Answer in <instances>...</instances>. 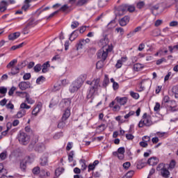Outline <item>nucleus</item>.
Masks as SVG:
<instances>
[{"mask_svg":"<svg viewBox=\"0 0 178 178\" xmlns=\"http://www.w3.org/2000/svg\"><path fill=\"white\" fill-rule=\"evenodd\" d=\"M20 169L22 170V172H26V169H27V165L26 162L20 163Z\"/></svg>","mask_w":178,"mask_h":178,"instance_id":"40","label":"nucleus"},{"mask_svg":"<svg viewBox=\"0 0 178 178\" xmlns=\"http://www.w3.org/2000/svg\"><path fill=\"white\" fill-rule=\"evenodd\" d=\"M81 87V83H79V80L74 81L70 86V92H76Z\"/></svg>","mask_w":178,"mask_h":178,"instance_id":"5","label":"nucleus"},{"mask_svg":"<svg viewBox=\"0 0 178 178\" xmlns=\"http://www.w3.org/2000/svg\"><path fill=\"white\" fill-rule=\"evenodd\" d=\"M133 175H134V171L130 170L128 172H127L125 176L127 177V178H131L133 177Z\"/></svg>","mask_w":178,"mask_h":178,"instance_id":"58","label":"nucleus"},{"mask_svg":"<svg viewBox=\"0 0 178 178\" xmlns=\"http://www.w3.org/2000/svg\"><path fill=\"white\" fill-rule=\"evenodd\" d=\"M42 81H45V77H44V76H39L36 79L37 84H40V83H42Z\"/></svg>","mask_w":178,"mask_h":178,"instance_id":"49","label":"nucleus"},{"mask_svg":"<svg viewBox=\"0 0 178 178\" xmlns=\"http://www.w3.org/2000/svg\"><path fill=\"white\" fill-rule=\"evenodd\" d=\"M73 156H74V151H71L68 154L69 162H73Z\"/></svg>","mask_w":178,"mask_h":178,"instance_id":"41","label":"nucleus"},{"mask_svg":"<svg viewBox=\"0 0 178 178\" xmlns=\"http://www.w3.org/2000/svg\"><path fill=\"white\" fill-rule=\"evenodd\" d=\"M88 1L90 0H78L76 2V6H84V5H87L88 3Z\"/></svg>","mask_w":178,"mask_h":178,"instance_id":"25","label":"nucleus"},{"mask_svg":"<svg viewBox=\"0 0 178 178\" xmlns=\"http://www.w3.org/2000/svg\"><path fill=\"white\" fill-rule=\"evenodd\" d=\"M99 81H101V79H94L92 81L93 86H91L92 88H95V90H98V88L99 87Z\"/></svg>","mask_w":178,"mask_h":178,"instance_id":"22","label":"nucleus"},{"mask_svg":"<svg viewBox=\"0 0 178 178\" xmlns=\"http://www.w3.org/2000/svg\"><path fill=\"white\" fill-rule=\"evenodd\" d=\"M25 5L22 6V9L26 12L29 8H30V2H31V0H25Z\"/></svg>","mask_w":178,"mask_h":178,"instance_id":"29","label":"nucleus"},{"mask_svg":"<svg viewBox=\"0 0 178 178\" xmlns=\"http://www.w3.org/2000/svg\"><path fill=\"white\" fill-rule=\"evenodd\" d=\"M145 6V3L144 1H139L136 3L137 9H143Z\"/></svg>","mask_w":178,"mask_h":178,"instance_id":"36","label":"nucleus"},{"mask_svg":"<svg viewBox=\"0 0 178 178\" xmlns=\"http://www.w3.org/2000/svg\"><path fill=\"white\" fill-rule=\"evenodd\" d=\"M130 95L131 97H132V98H134L135 99H138V98H140V95H138V93L137 92H130Z\"/></svg>","mask_w":178,"mask_h":178,"instance_id":"44","label":"nucleus"},{"mask_svg":"<svg viewBox=\"0 0 178 178\" xmlns=\"http://www.w3.org/2000/svg\"><path fill=\"white\" fill-rule=\"evenodd\" d=\"M15 91H16V87H15V86L11 87V88L8 91V95L10 97H12V95H13V94H15Z\"/></svg>","mask_w":178,"mask_h":178,"instance_id":"50","label":"nucleus"},{"mask_svg":"<svg viewBox=\"0 0 178 178\" xmlns=\"http://www.w3.org/2000/svg\"><path fill=\"white\" fill-rule=\"evenodd\" d=\"M19 37H20V32H15L8 35V40H10V41H15V40H17Z\"/></svg>","mask_w":178,"mask_h":178,"instance_id":"18","label":"nucleus"},{"mask_svg":"<svg viewBox=\"0 0 178 178\" xmlns=\"http://www.w3.org/2000/svg\"><path fill=\"white\" fill-rule=\"evenodd\" d=\"M72 99L70 98L63 99L60 103V106L64 109H70Z\"/></svg>","mask_w":178,"mask_h":178,"instance_id":"4","label":"nucleus"},{"mask_svg":"<svg viewBox=\"0 0 178 178\" xmlns=\"http://www.w3.org/2000/svg\"><path fill=\"white\" fill-rule=\"evenodd\" d=\"M159 162V159L155 156L149 158L147 161V163L148 165H150V166H155L156 165H158Z\"/></svg>","mask_w":178,"mask_h":178,"instance_id":"12","label":"nucleus"},{"mask_svg":"<svg viewBox=\"0 0 178 178\" xmlns=\"http://www.w3.org/2000/svg\"><path fill=\"white\" fill-rule=\"evenodd\" d=\"M66 120H62L60 122H58V129H63V127H65V126H66Z\"/></svg>","mask_w":178,"mask_h":178,"instance_id":"38","label":"nucleus"},{"mask_svg":"<svg viewBox=\"0 0 178 178\" xmlns=\"http://www.w3.org/2000/svg\"><path fill=\"white\" fill-rule=\"evenodd\" d=\"M6 106L7 109H14L15 108V106L10 102L8 104H7Z\"/></svg>","mask_w":178,"mask_h":178,"instance_id":"62","label":"nucleus"},{"mask_svg":"<svg viewBox=\"0 0 178 178\" xmlns=\"http://www.w3.org/2000/svg\"><path fill=\"white\" fill-rule=\"evenodd\" d=\"M6 152H3L0 154V159H1V161H5V159H6Z\"/></svg>","mask_w":178,"mask_h":178,"instance_id":"54","label":"nucleus"},{"mask_svg":"<svg viewBox=\"0 0 178 178\" xmlns=\"http://www.w3.org/2000/svg\"><path fill=\"white\" fill-rule=\"evenodd\" d=\"M126 60H127V57L121 58V59L117 61L115 67H117V69H120V67H122V66L123 65V63L126 62Z\"/></svg>","mask_w":178,"mask_h":178,"instance_id":"19","label":"nucleus"},{"mask_svg":"<svg viewBox=\"0 0 178 178\" xmlns=\"http://www.w3.org/2000/svg\"><path fill=\"white\" fill-rule=\"evenodd\" d=\"M115 101L117 102L118 105L122 106V105H126V104H127L128 99L127 97H117L115 98Z\"/></svg>","mask_w":178,"mask_h":178,"instance_id":"9","label":"nucleus"},{"mask_svg":"<svg viewBox=\"0 0 178 178\" xmlns=\"http://www.w3.org/2000/svg\"><path fill=\"white\" fill-rule=\"evenodd\" d=\"M79 23L77 21H74L72 22V24H71V28L72 29V30H74V29H77V27H79Z\"/></svg>","mask_w":178,"mask_h":178,"instance_id":"47","label":"nucleus"},{"mask_svg":"<svg viewBox=\"0 0 178 178\" xmlns=\"http://www.w3.org/2000/svg\"><path fill=\"white\" fill-rule=\"evenodd\" d=\"M134 113H135L134 111H131L129 112L128 114H126L124 118V119H129L130 118V116H133V115H134Z\"/></svg>","mask_w":178,"mask_h":178,"instance_id":"56","label":"nucleus"},{"mask_svg":"<svg viewBox=\"0 0 178 178\" xmlns=\"http://www.w3.org/2000/svg\"><path fill=\"white\" fill-rule=\"evenodd\" d=\"M31 79V73H26L23 76V79L24 80H30Z\"/></svg>","mask_w":178,"mask_h":178,"instance_id":"53","label":"nucleus"},{"mask_svg":"<svg viewBox=\"0 0 178 178\" xmlns=\"http://www.w3.org/2000/svg\"><path fill=\"white\" fill-rule=\"evenodd\" d=\"M60 89V85L55 84L53 88V91H59Z\"/></svg>","mask_w":178,"mask_h":178,"instance_id":"64","label":"nucleus"},{"mask_svg":"<svg viewBox=\"0 0 178 178\" xmlns=\"http://www.w3.org/2000/svg\"><path fill=\"white\" fill-rule=\"evenodd\" d=\"M41 69H42L41 64H37L33 67V70L34 72H35V73H38L39 72H41Z\"/></svg>","mask_w":178,"mask_h":178,"instance_id":"33","label":"nucleus"},{"mask_svg":"<svg viewBox=\"0 0 178 178\" xmlns=\"http://www.w3.org/2000/svg\"><path fill=\"white\" fill-rule=\"evenodd\" d=\"M165 168V164L163 163H161L158 165V166L156 168V170L161 172V170H163Z\"/></svg>","mask_w":178,"mask_h":178,"instance_id":"46","label":"nucleus"},{"mask_svg":"<svg viewBox=\"0 0 178 178\" xmlns=\"http://www.w3.org/2000/svg\"><path fill=\"white\" fill-rule=\"evenodd\" d=\"M8 1L3 0L0 2V12H5L8 8Z\"/></svg>","mask_w":178,"mask_h":178,"instance_id":"17","label":"nucleus"},{"mask_svg":"<svg viewBox=\"0 0 178 178\" xmlns=\"http://www.w3.org/2000/svg\"><path fill=\"white\" fill-rule=\"evenodd\" d=\"M168 49L170 54H173L176 49H178V44L174 45V46H168Z\"/></svg>","mask_w":178,"mask_h":178,"instance_id":"32","label":"nucleus"},{"mask_svg":"<svg viewBox=\"0 0 178 178\" xmlns=\"http://www.w3.org/2000/svg\"><path fill=\"white\" fill-rule=\"evenodd\" d=\"M127 10H128V12L133 13L134 10H136V7L133 5L127 6Z\"/></svg>","mask_w":178,"mask_h":178,"instance_id":"52","label":"nucleus"},{"mask_svg":"<svg viewBox=\"0 0 178 178\" xmlns=\"http://www.w3.org/2000/svg\"><path fill=\"white\" fill-rule=\"evenodd\" d=\"M149 127V126H152V121L147 116V113H145L143 115V119L138 123V127Z\"/></svg>","mask_w":178,"mask_h":178,"instance_id":"1","label":"nucleus"},{"mask_svg":"<svg viewBox=\"0 0 178 178\" xmlns=\"http://www.w3.org/2000/svg\"><path fill=\"white\" fill-rule=\"evenodd\" d=\"M23 116H26V110L21 109L17 113V114L13 116V119H22Z\"/></svg>","mask_w":178,"mask_h":178,"instance_id":"10","label":"nucleus"},{"mask_svg":"<svg viewBox=\"0 0 178 178\" xmlns=\"http://www.w3.org/2000/svg\"><path fill=\"white\" fill-rule=\"evenodd\" d=\"M78 37H79V30H75L70 34L69 40L70 41H74V40Z\"/></svg>","mask_w":178,"mask_h":178,"instance_id":"20","label":"nucleus"},{"mask_svg":"<svg viewBox=\"0 0 178 178\" xmlns=\"http://www.w3.org/2000/svg\"><path fill=\"white\" fill-rule=\"evenodd\" d=\"M51 65H49V61L43 63V65H42V72L43 73H47V72H48V67H49Z\"/></svg>","mask_w":178,"mask_h":178,"instance_id":"23","label":"nucleus"},{"mask_svg":"<svg viewBox=\"0 0 178 178\" xmlns=\"http://www.w3.org/2000/svg\"><path fill=\"white\" fill-rule=\"evenodd\" d=\"M97 91H98L97 89H95L94 88L90 87L87 94L88 99H90L91 98L94 99V94H95V92Z\"/></svg>","mask_w":178,"mask_h":178,"instance_id":"15","label":"nucleus"},{"mask_svg":"<svg viewBox=\"0 0 178 178\" xmlns=\"http://www.w3.org/2000/svg\"><path fill=\"white\" fill-rule=\"evenodd\" d=\"M6 92H8V88L6 87H0V94H2L3 95H6Z\"/></svg>","mask_w":178,"mask_h":178,"instance_id":"45","label":"nucleus"},{"mask_svg":"<svg viewBox=\"0 0 178 178\" xmlns=\"http://www.w3.org/2000/svg\"><path fill=\"white\" fill-rule=\"evenodd\" d=\"M113 111L114 112H118V111H120V106L118 104H115L113 108Z\"/></svg>","mask_w":178,"mask_h":178,"instance_id":"61","label":"nucleus"},{"mask_svg":"<svg viewBox=\"0 0 178 178\" xmlns=\"http://www.w3.org/2000/svg\"><path fill=\"white\" fill-rule=\"evenodd\" d=\"M20 72V69L19 67L15 66L11 67V72H8V76H16V74H18V73Z\"/></svg>","mask_w":178,"mask_h":178,"instance_id":"16","label":"nucleus"},{"mask_svg":"<svg viewBox=\"0 0 178 178\" xmlns=\"http://www.w3.org/2000/svg\"><path fill=\"white\" fill-rule=\"evenodd\" d=\"M108 84H109V77L108 76V74H105L102 86L103 87L106 88Z\"/></svg>","mask_w":178,"mask_h":178,"instance_id":"27","label":"nucleus"},{"mask_svg":"<svg viewBox=\"0 0 178 178\" xmlns=\"http://www.w3.org/2000/svg\"><path fill=\"white\" fill-rule=\"evenodd\" d=\"M161 175L162 177L168 178L169 176H170V172H169V170L165 168L164 170L161 171Z\"/></svg>","mask_w":178,"mask_h":178,"instance_id":"21","label":"nucleus"},{"mask_svg":"<svg viewBox=\"0 0 178 178\" xmlns=\"http://www.w3.org/2000/svg\"><path fill=\"white\" fill-rule=\"evenodd\" d=\"M163 62H166V58H161L159 60H157L156 61V65H157L158 66H159V65H162V63H163Z\"/></svg>","mask_w":178,"mask_h":178,"instance_id":"48","label":"nucleus"},{"mask_svg":"<svg viewBox=\"0 0 178 178\" xmlns=\"http://www.w3.org/2000/svg\"><path fill=\"white\" fill-rule=\"evenodd\" d=\"M18 140L22 145H27L30 142V137L24 132H19L18 135Z\"/></svg>","mask_w":178,"mask_h":178,"instance_id":"2","label":"nucleus"},{"mask_svg":"<svg viewBox=\"0 0 178 178\" xmlns=\"http://www.w3.org/2000/svg\"><path fill=\"white\" fill-rule=\"evenodd\" d=\"M84 45H86V42L84 41V39H81L77 44L76 49H82Z\"/></svg>","mask_w":178,"mask_h":178,"instance_id":"28","label":"nucleus"},{"mask_svg":"<svg viewBox=\"0 0 178 178\" xmlns=\"http://www.w3.org/2000/svg\"><path fill=\"white\" fill-rule=\"evenodd\" d=\"M108 54H109V48L106 49V51L104 49H101L97 53V58L101 60H106Z\"/></svg>","mask_w":178,"mask_h":178,"instance_id":"3","label":"nucleus"},{"mask_svg":"<svg viewBox=\"0 0 178 178\" xmlns=\"http://www.w3.org/2000/svg\"><path fill=\"white\" fill-rule=\"evenodd\" d=\"M20 108L21 109H24V111H26V109H30V108H31V106H29L26 103H22L20 105Z\"/></svg>","mask_w":178,"mask_h":178,"instance_id":"43","label":"nucleus"},{"mask_svg":"<svg viewBox=\"0 0 178 178\" xmlns=\"http://www.w3.org/2000/svg\"><path fill=\"white\" fill-rule=\"evenodd\" d=\"M67 9H69V6H67V4H65L61 6L58 10H59V12H66Z\"/></svg>","mask_w":178,"mask_h":178,"instance_id":"39","label":"nucleus"},{"mask_svg":"<svg viewBox=\"0 0 178 178\" xmlns=\"http://www.w3.org/2000/svg\"><path fill=\"white\" fill-rule=\"evenodd\" d=\"M131 165V163H130V162L127 161L123 163V168L124 169H129L130 168V166Z\"/></svg>","mask_w":178,"mask_h":178,"instance_id":"57","label":"nucleus"},{"mask_svg":"<svg viewBox=\"0 0 178 178\" xmlns=\"http://www.w3.org/2000/svg\"><path fill=\"white\" fill-rule=\"evenodd\" d=\"M17 67H19V69H23V67H26V61H22L19 63Z\"/></svg>","mask_w":178,"mask_h":178,"instance_id":"51","label":"nucleus"},{"mask_svg":"<svg viewBox=\"0 0 178 178\" xmlns=\"http://www.w3.org/2000/svg\"><path fill=\"white\" fill-rule=\"evenodd\" d=\"M113 156H118V159H123L124 158L122 155H119L118 152H113Z\"/></svg>","mask_w":178,"mask_h":178,"instance_id":"55","label":"nucleus"},{"mask_svg":"<svg viewBox=\"0 0 178 178\" xmlns=\"http://www.w3.org/2000/svg\"><path fill=\"white\" fill-rule=\"evenodd\" d=\"M40 165L41 166H46V165H48V157L43 156L40 159Z\"/></svg>","mask_w":178,"mask_h":178,"instance_id":"24","label":"nucleus"},{"mask_svg":"<svg viewBox=\"0 0 178 178\" xmlns=\"http://www.w3.org/2000/svg\"><path fill=\"white\" fill-rule=\"evenodd\" d=\"M24 45H26L25 42H22L19 44L13 46L10 49L11 51H16V49H19V48H22Z\"/></svg>","mask_w":178,"mask_h":178,"instance_id":"30","label":"nucleus"},{"mask_svg":"<svg viewBox=\"0 0 178 178\" xmlns=\"http://www.w3.org/2000/svg\"><path fill=\"white\" fill-rule=\"evenodd\" d=\"M118 16H122L124 15L125 12H127V5H121L119 6L115 10Z\"/></svg>","mask_w":178,"mask_h":178,"instance_id":"6","label":"nucleus"},{"mask_svg":"<svg viewBox=\"0 0 178 178\" xmlns=\"http://www.w3.org/2000/svg\"><path fill=\"white\" fill-rule=\"evenodd\" d=\"M41 109H42V104L38 103L37 106L32 111V115L37 116V115L40 113V111H41Z\"/></svg>","mask_w":178,"mask_h":178,"instance_id":"13","label":"nucleus"},{"mask_svg":"<svg viewBox=\"0 0 178 178\" xmlns=\"http://www.w3.org/2000/svg\"><path fill=\"white\" fill-rule=\"evenodd\" d=\"M32 172L34 175H40V167L36 166V167L33 168L32 170Z\"/></svg>","mask_w":178,"mask_h":178,"instance_id":"42","label":"nucleus"},{"mask_svg":"<svg viewBox=\"0 0 178 178\" xmlns=\"http://www.w3.org/2000/svg\"><path fill=\"white\" fill-rule=\"evenodd\" d=\"M147 9H149L152 15H155L154 10H159V5L156 4L154 6L152 3H149L147 4Z\"/></svg>","mask_w":178,"mask_h":178,"instance_id":"8","label":"nucleus"},{"mask_svg":"<svg viewBox=\"0 0 178 178\" xmlns=\"http://www.w3.org/2000/svg\"><path fill=\"white\" fill-rule=\"evenodd\" d=\"M129 22H130V17L125 15L120 20L119 23L120 26H124L127 25V23H129Z\"/></svg>","mask_w":178,"mask_h":178,"instance_id":"14","label":"nucleus"},{"mask_svg":"<svg viewBox=\"0 0 178 178\" xmlns=\"http://www.w3.org/2000/svg\"><path fill=\"white\" fill-rule=\"evenodd\" d=\"M172 92H173V94H177L178 92V86L177 85L172 87Z\"/></svg>","mask_w":178,"mask_h":178,"instance_id":"63","label":"nucleus"},{"mask_svg":"<svg viewBox=\"0 0 178 178\" xmlns=\"http://www.w3.org/2000/svg\"><path fill=\"white\" fill-rule=\"evenodd\" d=\"M70 108H65L63 111V116L61 118V120H67L70 118Z\"/></svg>","mask_w":178,"mask_h":178,"instance_id":"11","label":"nucleus"},{"mask_svg":"<svg viewBox=\"0 0 178 178\" xmlns=\"http://www.w3.org/2000/svg\"><path fill=\"white\" fill-rule=\"evenodd\" d=\"M159 109H161V104L159 102H156V105L154 108V112H158V111H159Z\"/></svg>","mask_w":178,"mask_h":178,"instance_id":"59","label":"nucleus"},{"mask_svg":"<svg viewBox=\"0 0 178 178\" xmlns=\"http://www.w3.org/2000/svg\"><path fill=\"white\" fill-rule=\"evenodd\" d=\"M79 162H80V165H81V169H82L83 170H86V169H87V165H86V160H84V159H81V160L79 161Z\"/></svg>","mask_w":178,"mask_h":178,"instance_id":"35","label":"nucleus"},{"mask_svg":"<svg viewBox=\"0 0 178 178\" xmlns=\"http://www.w3.org/2000/svg\"><path fill=\"white\" fill-rule=\"evenodd\" d=\"M109 42V39L104 38V39L100 40V43L102 44L103 48L106 47Z\"/></svg>","mask_w":178,"mask_h":178,"instance_id":"31","label":"nucleus"},{"mask_svg":"<svg viewBox=\"0 0 178 178\" xmlns=\"http://www.w3.org/2000/svg\"><path fill=\"white\" fill-rule=\"evenodd\" d=\"M118 152L120 155L124 156V152H126V150L124 147H121L118 148Z\"/></svg>","mask_w":178,"mask_h":178,"instance_id":"37","label":"nucleus"},{"mask_svg":"<svg viewBox=\"0 0 178 178\" xmlns=\"http://www.w3.org/2000/svg\"><path fill=\"white\" fill-rule=\"evenodd\" d=\"M17 63V60L14 59L11 60L6 66L7 69H11L12 67H15V65Z\"/></svg>","mask_w":178,"mask_h":178,"instance_id":"26","label":"nucleus"},{"mask_svg":"<svg viewBox=\"0 0 178 178\" xmlns=\"http://www.w3.org/2000/svg\"><path fill=\"white\" fill-rule=\"evenodd\" d=\"M18 86L22 91H24L27 90V88H31V83L30 81H22L19 83Z\"/></svg>","mask_w":178,"mask_h":178,"instance_id":"7","label":"nucleus"},{"mask_svg":"<svg viewBox=\"0 0 178 178\" xmlns=\"http://www.w3.org/2000/svg\"><path fill=\"white\" fill-rule=\"evenodd\" d=\"M104 62H105V60H101L100 61H98L96 63L97 69H102L104 67Z\"/></svg>","mask_w":178,"mask_h":178,"instance_id":"34","label":"nucleus"},{"mask_svg":"<svg viewBox=\"0 0 178 178\" xmlns=\"http://www.w3.org/2000/svg\"><path fill=\"white\" fill-rule=\"evenodd\" d=\"M126 138L129 140H134V136L131 134H127Z\"/></svg>","mask_w":178,"mask_h":178,"instance_id":"60","label":"nucleus"}]
</instances>
